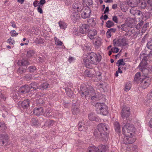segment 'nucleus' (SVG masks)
Instances as JSON below:
<instances>
[{
    "label": "nucleus",
    "instance_id": "f257e3e1",
    "mask_svg": "<svg viewBox=\"0 0 152 152\" xmlns=\"http://www.w3.org/2000/svg\"><path fill=\"white\" fill-rule=\"evenodd\" d=\"M108 126L105 123H100L97 126L94 132L95 137L98 138H102V140L108 139V135L106 131L107 130Z\"/></svg>",
    "mask_w": 152,
    "mask_h": 152
},
{
    "label": "nucleus",
    "instance_id": "f03ea898",
    "mask_svg": "<svg viewBox=\"0 0 152 152\" xmlns=\"http://www.w3.org/2000/svg\"><path fill=\"white\" fill-rule=\"evenodd\" d=\"M98 99L96 96H93L91 98V104L95 107L96 111L98 113L104 116L107 115L108 113L107 107L104 103L96 102Z\"/></svg>",
    "mask_w": 152,
    "mask_h": 152
},
{
    "label": "nucleus",
    "instance_id": "7ed1b4c3",
    "mask_svg": "<svg viewBox=\"0 0 152 152\" xmlns=\"http://www.w3.org/2000/svg\"><path fill=\"white\" fill-rule=\"evenodd\" d=\"M123 125V126L122 130L124 135L126 134L128 136L130 134V135L133 136L134 134L135 130L134 126L129 123L126 124L124 123Z\"/></svg>",
    "mask_w": 152,
    "mask_h": 152
},
{
    "label": "nucleus",
    "instance_id": "20e7f679",
    "mask_svg": "<svg viewBox=\"0 0 152 152\" xmlns=\"http://www.w3.org/2000/svg\"><path fill=\"white\" fill-rule=\"evenodd\" d=\"M88 58L90 59V62L93 64H97L100 61L101 59V55L92 52L88 56Z\"/></svg>",
    "mask_w": 152,
    "mask_h": 152
},
{
    "label": "nucleus",
    "instance_id": "39448f33",
    "mask_svg": "<svg viewBox=\"0 0 152 152\" xmlns=\"http://www.w3.org/2000/svg\"><path fill=\"white\" fill-rule=\"evenodd\" d=\"M84 73L85 75L88 77H92L96 75V77L95 79V81H99L101 78V75L100 74H98L97 75H96L97 74L95 75L96 72L93 69L86 70L85 71Z\"/></svg>",
    "mask_w": 152,
    "mask_h": 152
},
{
    "label": "nucleus",
    "instance_id": "423d86ee",
    "mask_svg": "<svg viewBox=\"0 0 152 152\" xmlns=\"http://www.w3.org/2000/svg\"><path fill=\"white\" fill-rule=\"evenodd\" d=\"M134 134L132 136L130 135L129 134L128 136L126 134H124V137L123 139V142L126 144H130L133 143L135 141Z\"/></svg>",
    "mask_w": 152,
    "mask_h": 152
},
{
    "label": "nucleus",
    "instance_id": "0eeeda50",
    "mask_svg": "<svg viewBox=\"0 0 152 152\" xmlns=\"http://www.w3.org/2000/svg\"><path fill=\"white\" fill-rule=\"evenodd\" d=\"M83 4L81 2H76L73 4V10L75 12L79 13L83 8Z\"/></svg>",
    "mask_w": 152,
    "mask_h": 152
},
{
    "label": "nucleus",
    "instance_id": "6e6552de",
    "mask_svg": "<svg viewBox=\"0 0 152 152\" xmlns=\"http://www.w3.org/2000/svg\"><path fill=\"white\" fill-rule=\"evenodd\" d=\"M126 40L124 38H121L119 39H115L113 40V44L115 46H123L126 45Z\"/></svg>",
    "mask_w": 152,
    "mask_h": 152
},
{
    "label": "nucleus",
    "instance_id": "1a4fd4ad",
    "mask_svg": "<svg viewBox=\"0 0 152 152\" xmlns=\"http://www.w3.org/2000/svg\"><path fill=\"white\" fill-rule=\"evenodd\" d=\"M130 109L128 107H124L121 112V116L122 118L125 119L128 117L130 114Z\"/></svg>",
    "mask_w": 152,
    "mask_h": 152
},
{
    "label": "nucleus",
    "instance_id": "9d476101",
    "mask_svg": "<svg viewBox=\"0 0 152 152\" xmlns=\"http://www.w3.org/2000/svg\"><path fill=\"white\" fill-rule=\"evenodd\" d=\"M151 80V78L147 77H145L140 82V86L144 88H147L149 85Z\"/></svg>",
    "mask_w": 152,
    "mask_h": 152
},
{
    "label": "nucleus",
    "instance_id": "9b49d317",
    "mask_svg": "<svg viewBox=\"0 0 152 152\" xmlns=\"http://www.w3.org/2000/svg\"><path fill=\"white\" fill-rule=\"evenodd\" d=\"M90 30V28L88 25L84 24L79 27V31L80 33L84 34L88 32Z\"/></svg>",
    "mask_w": 152,
    "mask_h": 152
},
{
    "label": "nucleus",
    "instance_id": "f8f14e48",
    "mask_svg": "<svg viewBox=\"0 0 152 152\" xmlns=\"http://www.w3.org/2000/svg\"><path fill=\"white\" fill-rule=\"evenodd\" d=\"M80 90L81 91V96L82 97H86L89 95L88 89L85 84L82 85L80 87Z\"/></svg>",
    "mask_w": 152,
    "mask_h": 152
},
{
    "label": "nucleus",
    "instance_id": "ddd939ff",
    "mask_svg": "<svg viewBox=\"0 0 152 152\" xmlns=\"http://www.w3.org/2000/svg\"><path fill=\"white\" fill-rule=\"evenodd\" d=\"M9 138L7 134H0V143L3 145L5 143L7 144Z\"/></svg>",
    "mask_w": 152,
    "mask_h": 152
},
{
    "label": "nucleus",
    "instance_id": "4468645a",
    "mask_svg": "<svg viewBox=\"0 0 152 152\" xmlns=\"http://www.w3.org/2000/svg\"><path fill=\"white\" fill-rule=\"evenodd\" d=\"M91 12L90 8L88 7H86L81 13V16L83 18H88Z\"/></svg>",
    "mask_w": 152,
    "mask_h": 152
},
{
    "label": "nucleus",
    "instance_id": "2eb2a0df",
    "mask_svg": "<svg viewBox=\"0 0 152 152\" xmlns=\"http://www.w3.org/2000/svg\"><path fill=\"white\" fill-rule=\"evenodd\" d=\"M30 89L29 86L28 85H25L21 87L19 90V92L21 94H23L28 92Z\"/></svg>",
    "mask_w": 152,
    "mask_h": 152
},
{
    "label": "nucleus",
    "instance_id": "dca6fc26",
    "mask_svg": "<svg viewBox=\"0 0 152 152\" xmlns=\"http://www.w3.org/2000/svg\"><path fill=\"white\" fill-rule=\"evenodd\" d=\"M145 77L141 75L140 73L137 72L135 75L134 80L138 83H140Z\"/></svg>",
    "mask_w": 152,
    "mask_h": 152
},
{
    "label": "nucleus",
    "instance_id": "f3484780",
    "mask_svg": "<svg viewBox=\"0 0 152 152\" xmlns=\"http://www.w3.org/2000/svg\"><path fill=\"white\" fill-rule=\"evenodd\" d=\"M78 128L80 131H85L87 129V127L85 124L84 122L81 121L78 124Z\"/></svg>",
    "mask_w": 152,
    "mask_h": 152
},
{
    "label": "nucleus",
    "instance_id": "a211bd4d",
    "mask_svg": "<svg viewBox=\"0 0 152 152\" xmlns=\"http://www.w3.org/2000/svg\"><path fill=\"white\" fill-rule=\"evenodd\" d=\"M43 112L42 107H36L34 109L33 113L36 115H40L43 114Z\"/></svg>",
    "mask_w": 152,
    "mask_h": 152
},
{
    "label": "nucleus",
    "instance_id": "6ab92c4d",
    "mask_svg": "<svg viewBox=\"0 0 152 152\" xmlns=\"http://www.w3.org/2000/svg\"><path fill=\"white\" fill-rule=\"evenodd\" d=\"M88 118L91 121H99V118L98 117H97L96 115L93 113H90L88 114Z\"/></svg>",
    "mask_w": 152,
    "mask_h": 152
},
{
    "label": "nucleus",
    "instance_id": "aec40b11",
    "mask_svg": "<svg viewBox=\"0 0 152 152\" xmlns=\"http://www.w3.org/2000/svg\"><path fill=\"white\" fill-rule=\"evenodd\" d=\"M107 147L105 145H100L97 148H96V152H105L107 150Z\"/></svg>",
    "mask_w": 152,
    "mask_h": 152
},
{
    "label": "nucleus",
    "instance_id": "412c9836",
    "mask_svg": "<svg viewBox=\"0 0 152 152\" xmlns=\"http://www.w3.org/2000/svg\"><path fill=\"white\" fill-rule=\"evenodd\" d=\"M78 14V13L74 12L71 15V18L73 22H75L79 19L80 16Z\"/></svg>",
    "mask_w": 152,
    "mask_h": 152
},
{
    "label": "nucleus",
    "instance_id": "4be33fe9",
    "mask_svg": "<svg viewBox=\"0 0 152 152\" xmlns=\"http://www.w3.org/2000/svg\"><path fill=\"white\" fill-rule=\"evenodd\" d=\"M30 102L28 99L23 101L21 103V106L24 109H27L29 107Z\"/></svg>",
    "mask_w": 152,
    "mask_h": 152
},
{
    "label": "nucleus",
    "instance_id": "5701e85b",
    "mask_svg": "<svg viewBox=\"0 0 152 152\" xmlns=\"http://www.w3.org/2000/svg\"><path fill=\"white\" fill-rule=\"evenodd\" d=\"M72 112L74 115H77L79 113L80 110L77 105H73L72 107Z\"/></svg>",
    "mask_w": 152,
    "mask_h": 152
},
{
    "label": "nucleus",
    "instance_id": "b1692460",
    "mask_svg": "<svg viewBox=\"0 0 152 152\" xmlns=\"http://www.w3.org/2000/svg\"><path fill=\"white\" fill-rule=\"evenodd\" d=\"M149 63L147 61V60L145 58L143 59L140 64L139 67L140 68H145L146 67V66Z\"/></svg>",
    "mask_w": 152,
    "mask_h": 152
},
{
    "label": "nucleus",
    "instance_id": "393cba45",
    "mask_svg": "<svg viewBox=\"0 0 152 152\" xmlns=\"http://www.w3.org/2000/svg\"><path fill=\"white\" fill-rule=\"evenodd\" d=\"M18 64L20 66H25L29 64L27 60L23 59L19 61Z\"/></svg>",
    "mask_w": 152,
    "mask_h": 152
},
{
    "label": "nucleus",
    "instance_id": "a878e982",
    "mask_svg": "<svg viewBox=\"0 0 152 152\" xmlns=\"http://www.w3.org/2000/svg\"><path fill=\"white\" fill-rule=\"evenodd\" d=\"M89 31L88 36L91 39H93L94 38V36L97 34V32L95 30H89Z\"/></svg>",
    "mask_w": 152,
    "mask_h": 152
},
{
    "label": "nucleus",
    "instance_id": "bb28decb",
    "mask_svg": "<svg viewBox=\"0 0 152 152\" xmlns=\"http://www.w3.org/2000/svg\"><path fill=\"white\" fill-rule=\"evenodd\" d=\"M37 85L38 84L37 83H31L29 86L30 89L32 88L33 89L36 90L37 89H39V86H38Z\"/></svg>",
    "mask_w": 152,
    "mask_h": 152
},
{
    "label": "nucleus",
    "instance_id": "cd10ccee",
    "mask_svg": "<svg viewBox=\"0 0 152 152\" xmlns=\"http://www.w3.org/2000/svg\"><path fill=\"white\" fill-rule=\"evenodd\" d=\"M114 124L116 131L118 132H120V126L119 123L117 121H115L114 122Z\"/></svg>",
    "mask_w": 152,
    "mask_h": 152
},
{
    "label": "nucleus",
    "instance_id": "c85d7f7f",
    "mask_svg": "<svg viewBox=\"0 0 152 152\" xmlns=\"http://www.w3.org/2000/svg\"><path fill=\"white\" fill-rule=\"evenodd\" d=\"M66 92L68 96L70 98H73V92L71 89L68 88L66 89Z\"/></svg>",
    "mask_w": 152,
    "mask_h": 152
},
{
    "label": "nucleus",
    "instance_id": "c756f323",
    "mask_svg": "<svg viewBox=\"0 0 152 152\" xmlns=\"http://www.w3.org/2000/svg\"><path fill=\"white\" fill-rule=\"evenodd\" d=\"M96 148H97L94 146L91 145L88 148L87 151L88 152H96Z\"/></svg>",
    "mask_w": 152,
    "mask_h": 152
},
{
    "label": "nucleus",
    "instance_id": "7c9ffc66",
    "mask_svg": "<svg viewBox=\"0 0 152 152\" xmlns=\"http://www.w3.org/2000/svg\"><path fill=\"white\" fill-rule=\"evenodd\" d=\"M58 24L60 28L61 29H65L67 27L66 23L62 21H60L58 22Z\"/></svg>",
    "mask_w": 152,
    "mask_h": 152
},
{
    "label": "nucleus",
    "instance_id": "2f4dec72",
    "mask_svg": "<svg viewBox=\"0 0 152 152\" xmlns=\"http://www.w3.org/2000/svg\"><path fill=\"white\" fill-rule=\"evenodd\" d=\"M93 1L92 0H83V4L86 5L87 7L90 6L93 4Z\"/></svg>",
    "mask_w": 152,
    "mask_h": 152
},
{
    "label": "nucleus",
    "instance_id": "473e14b6",
    "mask_svg": "<svg viewBox=\"0 0 152 152\" xmlns=\"http://www.w3.org/2000/svg\"><path fill=\"white\" fill-rule=\"evenodd\" d=\"M121 28L122 30L125 31H126L129 30V27L127 24L124 23L121 25Z\"/></svg>",
    "mask_w": 152,
    "mask_h": 152
},
{
    "label": "nucleus",
    "instance_id": "72a5a7b5",
    "mask_svg": "<svg viewBox=\"0 0 152 152\" xmlns=\"http://www.w3.org/2000/svg\"><path fill=\"white\" fill-rule=\"evenodd\" d=\"M127 4L125 2H123L121 4V8L122 11L125 12L128 9Z\"/></svg>",
    "mask_w": 152,
    "mask_h": 152
},
{
    "label": "nucleus",
    "instance_id": "f704fd0d",
    "mask_svg": "<svg viewBox=\"0 0 152 152\" xmlns=\"http://www.w3.org/2000/svg\"><path fill=\"white\" fill-rule=\"evenodd\" d=\"M149 63L152 61V51H151L148 55L146 56L145 58Z\"/></svg>",
    "mask_w": 152,
    "mask_h": 152
},
{
    "label": "nucleus",
    "instance_id": "c9c22d12",
    "mask_svg": "<svg viewBox=\"0 0 152 152\" xmlns=\"http://www.w3.org/2000/svg\"><path fill=\"white\" fill-rule=\"evenodd\" d=\"M49 84L47 83H45L42 84L40 86H39V89L41 90H44L46 89L48 87Z\"/></svg>",
    "mask_w": 152,
    "mask_h": 152
},
{
    "label": "nucleus",
    "instance_id": "e433bc0d",
    "mask_svg": "<svg viewBox=\"0 0 152 152\" xmlns=\"http://www.w3.org/2000/svg\"><path fill=\"white\" fill-rule=\"evenodd\" d=\"M126 63L122 59H120L118 60L116 63L118 67L121 66V65H124Z\"/></svg>",
    "mask_w": 152,
    "mask_h": 152
},
{
    "label": "nucleus",
    "instance_id": "4c0bfd02",
    "mask_svg": "<svg viewBox=\"0 0 152 152\" xmlns=\"http://www.w3.org/2000/svg\"><path fill=\"white\" fill-rule=\"evenodd\" d=\"M101 44V40L100 38H99L96 40L95 41L94 45L95 46L98 48L100 46Z\"/></svg>",
    "mask_w": 152,
    "mask_h": 152
},
{
    "label": "nucleus",
    "instance_id": "58836bf2",
    "mask_svg": "<svg viewBox=\"0 0 152 152\" xmlns=\"http://www.w3.org/2000/svg\"><path fill=\"white\" fill-rule=\"evenodd\" d=\"M35 52L33 50H30L27 52V56L28 57H31L34 56Z\"/></svg>",
    "mask_w": 152,
    "mask_h": 152
},
{
    "label": "nucleus",
    "instance_id": "ea45409f",
    "mask_svg": "<svg viewBox=\"0 0 152 152\" xmlns=\"http://www.w3.org/2000/svg\"><path fill=\"white\" fill-rule=\"evenodd\" d=\"M54 40L55 41V44L57 45L61 46L63 44L62 42L57 38L55 37Z\"/></svg>",
    "mask_w": 152,
    "mask_h": 152
},
{
    "label": "nucleus",
    "instance_id": "a19ab883",
    "mask_svg": "<svg viewBox=\"0 0 152 152\" xmlns=\"http://www.w3.org/2000/svg\"><path fill=\"white\" fill-rule=\"evenodd\" d=\"M52 110L48 109L45 112V114L47 116L49 117L52 115Z\"/></svg>",
    "mask_w": 152,
    "mask_h": 152
},
{
    "label": "nucleus",
    "instance_id": "79ce46f5",
    "mask_svg": "<svg viewBox=\"0 0 152 152\" xmlns=\"http://www.w3.org/2000/svg\"><path fill=\"white\" fill-rule=\"evenodd\" d=\"M31 125L33 126H37L38 124V121L35 118H32L31 121Z\"/></svg>",
    "mask_w": 152,
    "mask_h": 152
},
{
    "label": "nucleus",
    "instance_id": "37998d69",
    "mask_svg": "<svg viewBox=\"0 0 152 152\" xmlns=\"http://www.w3.org/2000/svg\"><path fill=\"white\" fill-rule=\"evenodd\" d=\"M145 68H140V69L141 71L142 72L143 74L145 75L148 74L149 73L148 70V69Z\"/></svg>",
    "mask_w": 152,
    "mask_h": 152
},
{
    "label": "nucleus",
    "instance_id": "c03bdc74",
    "mask_svg": "<svg viewBox=\"0 0 152 152\" xmlns=\"http://www.w3.org/2000/svg\"><path fill=\"white\" fill-rule=\"evenodd\" d=\"M54 124V121L52 120L46 121L45 123V125L47 126L48 127L52 126Z\"/></svg>",
    "mask_w": 152,
    "mask_h": 152
},
{
    "label": "nucleus",
    "instance_id": "a18cd8bd",
    "mask_svg": "<svg viewBox=\"0 0 152 152\" xmlns=\"http://www.w3.org/2000/svg\"><path fill=\"white\" fill-rule=\"evenodd\" d=\"M114 25L113 23L111 21H108L106 23V26L108 28H110Z\"/></svg>",
    "mask_w": 152,
    "mask_h": 152
},
{
    "label": "nucleus",
    "instance_id": "49530a36",
    "mask_svg": "<svg viewBox=\"0 0 152 152\" xmlns=\"http://www.w3.org/2000/svg\"><path fill=\"white\" fill-rule=\"evenodd\" d=\"M131 87V84L130 83L126 84L124 88V90L126 91H128Z\"/></svg>",
    "mask_w": 152,
    "mask_h": 152
},
{
    "label": "nucleus",
    "instance_id": "de8ad7c7",
    "mask_svg": "<svg viewBox=\"0 0 152 152\" xmlns=\"http://www.w3.org/2000/svg\"><path fill=\"white\" fill-rule=\"evenodd\" d=\"M136 0H129L128 2V4L130 5L131 7H134L135 5L134 3Z\"/></svg>",
    "mask_w": 152,
    "mask_h": 152
},
{
    "label": "nucleus",
    "instance_id": "09e8293b",
    "mask_svg": "<svg viewBox=\"0 0 152 152\" xmlns=\"http://www.w3.org/2000/svg\"><path fill=\"white\" fill-rule=\"evenodd\" d=\"M133 11L134 10H130V12L132 14L134 15H140L141 14L142 15V12L141 11L138 10H137V12L135 13H134L133 12Z\"/></svg>",
    "mask_w": 152,
    "mask_h": 152
},
{
    "label": "nucleus",
    "instance_id": "8fccbe9b",
    "mask_svg": "<svg viewBox=\"0 0 152 152\" xmlns=\"http://www.w3.org/2000/svg\"><path fill=\"white\" fill-rule=\"evenodd\" d=\"M6 129V126L4 123L3 122L0 123V129L4 130Z\"/></svg>",
    "mask_w": 152,
    "mask_h": 152
},
{
    "label": "nucleus",
    "instance_id": "3c124183",
    "mask_svg": "<svg viewBox=\"0 0 152 152\" xmlns=\"http://www.w3.org/2000/svg\"><path fill=\"white\" fill-rule=\"evenodd\" d=\"M10 34L13 37H16L18 35V33L16 32L15 30H12L10 31Z\"/></svg>",
    "mask_w": 152,
    "mask_h": 152
},
{
    "label": "nucleus",
    "instance_id": "603ef678",
    "mask_svg": "<svg viewBox=\"0 0 152 152\" xmlns=\"http://www.w3.org/2000/svg\"><path fill=\"white\" fill-rule=\"evenodd\" d=\"M83 61L85 63L86 66L87 67H88V66H89L90 65V62L88 61L89 59L87 58H85L83 60Z\"/></svg>",
    "mask_w": 152,
    "mask_h": 152
},
{
    "label": "nucleus",
    "instance_id": "864d4df0",
    "mask_svg": "<svg viewBox=\"0 0 152 152\" xmlns=\"http://www.w3.org/2000/svg\"><path fill=\"white\" fill-rule=\"evenodd\" d=\"M112 51L114 53H116L119 51V49L115 47H114L111 49Z\"/></svg>",
    "mask_w": 152,
    "mask_h": 152
},
{
    "label": "nucleus",
    "instance_id": "5fc2aeb1",
    "mask_svg": "<svg viewBox=\"0 0 152 152\" xmlns=\"http://www.w3.org/2000/svg\"><path fill=\"white\" fill-rule=\"evenodd\" d=\"M36 67L33 66H30L29 68V70L31 72H33L35 70H36Z\"/></svg>",
    "mask_w": 152,
    "mask_h": 152
},
{
    "label": "nucleus",
    "instance_id": "6e6d98bb",
    "mask_svg": "<svg viewBox=\"0 0 152 152\" xmlns=\"http://www.w3.org/2000/svg\"><path fill=\"white\" fill-rule=\"evenodd\" d=\"M25 69H23L22 67L19 68L18 70V72L20 73H23L25 72Z\"/></svg>",
    "mask_w": 152,
    "mask_h": 152
},
{
    "label": "nucleus",
    "instance_id": "4d7b16f0",
    "mask_svg": "<svg viewBox=\"0 0 152 152\" xmlns=\"http://www.w3.org/2000/svg\"><path fill=\"white\" fill-rule=\"evenodd\" d=\"M149 25V23H146L144 25L142 28V30L144 31H145L147 30V28L148 27Z\"/></svg>",
    "mask_w": 152,
    "mask_h": 152
},
{
    "label": "nucleus",
    "instance_id": "13d9d810",
    "mask_svg": "<svg viewBox=\"0 0 152 152\" xmlns=\"http://www.w3.org/2000/svg\"><path fill=\"white\" fill-rule=\"evenodd\" d=\"M18 94H17L16 93H14L13 94V95H12V96L13 97V99L16 100L17 99H18Z\"/></svg>",
    "mask_w": 152,
    "mask_h": 152
},
{
    "label": "nucleus",
    "instance_id": "bf43d9fd",
    "mask_svg": "<svg viewBox=\"0 0 152 152\" xmlns=\"http://www.w3.org/2000/svg\"><path fill=\"white\" fill-rule=\"evenodd\" d=\"M39 1H37L35 0L33 3V5L34 7H37L39 6Z\"/></svg>",
    "mask_w": 152,
    "mask_h": 152
},
{
    "label": "nucleus",
    "instance_id": "052dcab7",
    "mask_svg": "<svg viewBox=\"0 0 152 152\" xmlns=\"http://www.w3.org/2000/svg\"><path fill=\"white\" fill-rule=\"evenodd\" d=\"M88 22L89 23H92V25L94 26L95 24V22L93 18H91L90 19L88 20Z\"/></svg>",
    "mask_w": 152,
    "mask_h": 152
},
{
    "label": "nucleus",
    "instance_id": "680f3d73",
    "mask_svg": "<svg viewBox=\"0 0 152 152\" xmlns=\"http://www.w3.org/2000/svg\"><path fill=\"white\" fill-rule=\"evenodd\" d=\"M147 98L148 99L152 100V90L148 94Z\"/></svg>",
    "mask_w": 152,
    "mask_h": 152
},
{
    "label": "nucleus",
    "instance_id": "e2e57ef3",
    "mask_svg": "<svg viewBox=\"0 0 152 152\" xmlns=\"http://www.w3.org/2000/svg\"><path fill=\"white\" fill-rule=\"evenodd\" d=\"M42 7L41 6H39L37 9L38 12L40 14H42L43 13V11L42 9Z\"/></svg>",
    "mask_w": 152,
    "mask_h": 152
},
{
    "label": "nucleus",
    "instance_id": "0e129e2a",
    "mask_svg": "<svg viewBox=\"0 0 152 152\" xmlns=\"http://www.w3.org/2000/svg\"><path fill=\"white\" fill-rule=\"evenodd\" d=\"M8 42L10 44L13 45L15 43V41L13 40L11 38H10L8 40Z\"/></svg>",
    "mask_w": 152,
    "mask_h": 152
},
{
    "label": "nucleus",
    "instance_id": "69168bd1",
    "mask_svg": "<svg viewBox=\"0 0 152 152\" xmlns=\"http://www.w3.org/2000/svg\"><path fill=\"white\" fill-rule=\"evenodd\" d=\"M98 88H99L101 92H104V89L103 88V85L102 84H99L98 85Z\"/></svg>",
    "mask_w": 152,
    "mask_h": 152
},
{
    "label": "nucleus",
    "instance_id": "338daca9",
    "mask_svg": "<svg viewBox=\"0 0 152 152\" xmlns=\"http://www.w3.org/2000/svg\"><path fill=\"white\" fill-rule=\"evenodd\" d=\"M113 20L115 23H118V19L116 16H114L113 18Z\"/></svg>",
    "mask_w": 152,
    "mask_h": 152
},
{
    "label": "nucleus",
    "instance_id": "774afa93",
    "mask_svg": "<svg viewBox=\"0 0 152 152\" xmlns=\"http://www.w3.org/2000/svg\"><path fill=\"white\" fill-rule=\"evenodd\" d=\"M45 3L46 1L45 0H41L39 2V4H40L39 6H41L42 7Z\"/></svg>",
    "mask_w": 152,
    "mask_h": 152
}]
</instances>
